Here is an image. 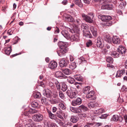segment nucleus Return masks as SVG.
I'll return each instance as SVG.
<instances>
[{
	"label": "nucleus",
	"instance_id": "63",
	"mask_svg": "<svg viewBox=\"0 0 127 127\" xmlns=\"http://www.w3.org/2000/svg\"><path fill=\"white\" fill-rule=\"evenodd\" d=\"M84 2L86 3L89 4L90 3L91 0H83Z\"/></svg>",
	"mask_w": 127,
	"mask_h": 127
},
{
	"label": "nucleus",
	"instance_id": "26",
	"mask_svg": "<svg viewBox=\"0 0 127 127\" xmlns=\"http://www.w3.org/2000/svg\"><path fill=\"white\" fill-rule=\"evenodd\" d=\"M104 111L105 110L104 109L100 108L95 110L94 112L95 113L99 115L104 112Z\"/></svg>",
	"mask_w": 127,
	"mask_h": 127
},
{
	"label": "nucleus",
	"instance_id": "11",
	"mask_svg": "<svg viewBox=\"0 0 127 127\" xmlns=\"http://www.w3.org/2000/svg\"><path fill=\"white\" fill-rule=\"evenodd\" d=\"M57 66V63L54 61H51L49 64L48 66L49 68L52 69H53L56 68Z\"/></svg>",
	"mask_w": 127,
	"mask_h": 127
},
{
	"label": "nucleus",
	"instance_id": "35",
	"mask_svg": "<svg viewBox=\"0 0 127 127\" xmlns=\"http://www.w3.org/2000/svg\"><path fill=\"white\" fill-rule=\"evenodd\" d=\"M65 20L67 21L72 22L74 20L73 18L70 15H67L65 17Z\"/></svg>",
	"mask_w": 127,
	"mask_h": 127
},
{
	"label": "nucleus",
	"instance_id": "54",
	"mask_svg": "<svg viewBox=\"0 0 127 127\" xmlns=\"http://www.w3.org/2000/svg\"><path fill=\"white\" fill-rule=\"evenodd\" d=\"M112 24V23L111 21H107L105 23V25L106 26H111Z\"/></svg>",
	"mask_w": 127,
	"mask_h": 127
},
{
	"label": "nucleus",
	"instance_id": "49",
	"mask_svg": "<svg viewBox=\"0 0 127 127\" xmlns=\"http://www.w3.org/2000/svg\"><path fill=\"white\" fill-rule=\"evenodd\" d=\"M34 97L35 98H38L41 96V95L40 93L37 92L34 94Z\"/></svg>",
	"mask_w": 127,
	"mask_h": 127
},
{
	"label": "nucleus",
	"instance_id": "17",
	"mask_svg": "<svg viewBox=\"0 0 127 127\" xmlns=\"http://www.w3.org/2000/svg\"><path fill=\"white\" fill-rule=\"evenodd\" d=\"M112 42L115 44H119L120 43V40L119 38L116 36H114L112 38Z\"/></svg>",
	"mask_w": 127,
	"mask_h": 127
},
{
	"label": "nucleus",
	"instance_id": "23",
	"mask_svg": "<svg viewBox=\"0 0 127 127\" xmlns=\"http://www.w3.org/2000/svg\"><path fill=\"white\" fill-rule=\"evenodd\" d=\"M69 96L71 98H75L76 97V93L75 89H74V91H72V93H71Z\"/></svg>",
	"mask_w": 127,
	"mask_h": 127
},
{
	"label": "nucleus",
	"instance_id": "36",
	"mask_svg": "<svg viewBox=\"0 0 127 127\" xmlns=\"http://www.w3.org/2000/svg\"><path fill=\"white\" fill-rule=\"evenodd\" d=\"M58 106L60 108L63 110H64L66 108V107L65 104L63 103H60L58 104Z\"/></svg>",
	"mask_w": 127,
	"mask_h": 127
},
{
	"label": "nucleus",
	"instance_id": "33",
	"mask_svg": "<svg viewBox=\"0 0 127 127\" xmlns=\"http://www.w3.org/2000/svg\"><path fill=\"white\" fill-rule=\"evenodd\" d=\"M67 89V85L64 82L62 83V90L64 92Z\"/></svg>",
	"mask_w": 127,
	"mask_h": 127
},
{
	"label": "nucleus",
	"instance_id": "7",
	"mask_svg": "<svg viewBox=\"0 0 127 127\" xmlns=\"http://www.w3.org/2000/svg\"><path fill=\"white\" fill-rule=\"evenodd\" d=\"M69 39L72 41L78 42L80 40L79 35L78 34L72 35Z\"/></svg>",
	"mask_w": 127,
	"mask_h": 127
},
{
	"label": "nucleus",
	"instance_id": "27",
	"mask_svg": "<svg viewBox=\"0 0 127 127\" xmlns=\"http://www.w3.org/2000/svg\"><path fill=\"white\" fill-rule=\"evenodd\" d=\"M47 126L48 127H58L56 124L48 121L47 123Z\"/></svg>",
	"mask_w": 127,
	"mask_h": 127
},
{
	"label": "nucleus",
	"instance_id": "56",
	"mask_svg": "<svg viewBox=\"0 0 127 127\" xmlns=\"http://www.w3.org/2000/svg\"><path fill=\"white\" fill-rule=\"evenodd\" d=\"M109 115L107 114H102L101 115V116L100 117L101 119H105Z\"/></svg>",
	"mask_w": 127,
	"mask_h": 127
},
{
	"label": "nucleus",
	"instance_id": "6",
	"mask_svg": "<svg viewBox=\"0 0 127 127\" xmlns=\"http://www.w3.org/2000/svg\"><path fill=\"white\" fill-rule=\"evenodd\" d=\"M94 92L92 91H90L89 93L86 95V97L87 98L91 100H94L96 98L94 97Z\"/></svg>",
	"mask_w": 127,
	"mask_h": 127
},
{
	"label": "nucleus",
	"instance_id": "30",
	"mask_svg": "<svg viewBox=\"0 0 127 127\" xmlns=\"http://www.w3.org/2000/svg\"><path fill=\"white\" fill-rule=\"evenodd\" d=\"M111 55L112 57L114 58H118L119 56V54L115 51L112 52Z\"/></svg>",
	"mask_w": 127,
	"mask_h": 127
},
{
	"label": "nucleus",
	"instance_id": "10",
	"mask_svg": "<svg viewBox=\"0 0 127 127\" xmlns=\"http://www.w3.org/2000/svg\"><path fill=\"white\" fill-rule=\"evenodd\" d=\"M67 51V48H59L57 53L59 56L61 57L62 55L60 53L62 54L66 53Z\"/></svg>",
	"mask_w": 127,
	"mask_h": 127
},
{
	"label": "nucleus",
	"instance_id": "8",
	"mask_svg": "<svg viewBox=\"0 0 127 127\" xmlns=\"http://www.w3.org/2000/svg\"><path fill=\"white\" fill-rule=\"evenodd\" d=\"M44 95L47 98H50L51 97V91L48 89H44L43 91Z\"/></svg>",
	"mask_w": 127,
	"mask_h": 127
},
{
	"label": "nucleus",
	"instance_id": "22",
	"mask_svg": "<svg viewBox=\"0 0 127 127\" xmlns=\"http://www.w3.org/2000/svg\"><path fill=\"white\" fill-rule=\"evenodd\" d=\"M90 87L89 86L84 87L83 90V93L85 94H88L90 92Z\"/></svg>",
	"mask_w": 127,
	"mask_h": 127
},
{
	"label": "nucleus",
	"instance_id": "47",
	"mask_svg": "<svg viewBox=\"0 0 127 127\" xmlns=\"http://www.w3.org/2000/svg\"><path fill=\"white\" fill-rule=\"evenodd\" d=\"M79 62H80L81 63H86V61L83 57H80L79 59Z\"/></svg>",
	"mask_w": 127,
	"mask_h": 127
},
{
	"label": "nucleus",
	"instance_id": "18",
	"mask_svg": "<svg viewBox=\"0 0 127 127\" xmlns=\"http://www.w3.org/2000/svg\"><path fill=\"white\" fill-rule=\"evenodd\" d=\"M61 33L62 35L66 39H69L70 35L67 31L66 30L63 31L61 32Z\"/></svg>",
	"mask_w": 127,
	"mask_h": 127
},
{
	"label": "nucleus",
	"instance_id": "29",
	"mask_svg": "<svg viewBox=\"0 0 127 127\" xmlns=\"http://www.w3.org/2000/svg\"><path fill=\"white\" fill-rule=\"evenodd\" d=\"M74 78L77 81H83L82 77L80 75H74Z\"/></svg>",
	"mask_w": 127,
	"mask_h": 127
},
{
	"label": "nucleus",
	"instance_id": "48",
	"mask_svg": "<svg viewBox=\"0 0 127 127\" xmlns=\"http://www.w3.org/2000/svg\"><path fill=\"white\" fill-rule=\"evenodd\" d=\"M86 44L87 46L89 47L92 45V41L91 40H89L88 41Z\"/></svg>",
	"mask_w": 127,
	"mask_h": 127
},
{
	"label": "nucleus",
	"instance_id": "45",
	"mask_svg": "<svg viewBox=\"0 0 127 127\" xmlns=\"http://www.w3.org/2000/svg\"><path fill=\"white\" fill-rule=\"evenodd\" d=\"M75 3L76 4L78 5L79 7H81L82 6V5L80 0H78L76 1Z\"/></svg>",
	"mask_w": 127,
	"mask_h": 127
},
{
	"label": "nucleus",
	"instance_id": "32",
	"mask_svg": "<svg viewBox=\"0 0 127 127\" xmlns=\"http://www.w3.org/2000/svg\"><path fill=\"white\" fill-rule=\"evenodd\" d=\"M76 64L75 62L71 63L69 65V68L72 70H73L76 67Z\"/></svg>",
	"mask_w": 127,
	"mask_h": 127
},
{
	"label": "nucleus",
	"instance_id": "64",
	"mask_svg": "<svg viewBox=\"0 0 127 127\" xmlns=\"http://www.w3.org/2000/svg\"><path fill=\"white\" fill-rule=\"evenodd\" d=\"M71 93V91L69 90H67L66 92V93L68 96H69Z\"/></svg>",
	"mask_w": 127,
	"mask_h": 127
},
{
	"label": "nucleus",
	"instance_id": "3",
	"mask_svg": "<svg viewBox=\"0 0 127 127\" xmlns=\"http://www.w3.org/2000/svg\"><path fill=\"white\" fill-rule=\"evenodd\" d=\"M32 118L34 121L38 122L41 121L43 119V117L42 115L38 114L34 115Z\"/></svg>",
	"mask_w": 127,
	"mask_h": 127
},
{
	"label": "nucleus",
	"instance_id": "16",
	"mask_svg": "<svg viewBox=\"0 0 127 127\" xmlns=\"http://www.w3.org/2000/svg\"><path fill=\"white\" fill-rule=\"evenodd\" d=\"M125 70L124 69L118 71L116 73V78L120 77L125 73Z\"/></svg>",
	"mask_w": 127,
	"mask_h": 127
},
{
	"label": "nucleus",
	"instance_id": "42",
	"mask_svg": "<svg viewBox=\"0 0 127 127\" xmlns=\"http://www.w3.org/2000/svg\"><path fill=\"white\" fill-rule=\"evenodd\" d=\"M126 4V3L125 1L121 2L119 5V8H122L125 7Z\"/></svg>",
	"mask_w": 127,
	"mask_h": 127
},
{
	"label": "nucleus",
	"instance_id": "37",
	"mask_svg": "<svg viewBox=\"0 0 127 127\" xmlns=\"http://www.w3.org/2000/svg\"><path fill=\"white\" fill-rule=\"evenodd\" d=\"M31 106L32 107L36 108L38 107L39 105L38 103L36 101H33L31 103Z\"/></svg>",
	"mask_w": 127,
	"mask_h": 127
},
{
	"label": "nucleus",
	"instance_id": "14",
	"mask_svg": "<svg viewBox=\"0 0 127 127\" xmlns=\"http://www.w3.org/2000/svg\"><path fill=\"white\" fill-rule=\"evenodd\" d=\"M113 6L112 5L106 4L103 5L101 7V9H107L111 10L112 9Z\"/></svg>",
	"mask_w": 127,
	"mask_h": 127
},
{
	"label": "nucleus",
	"instance_id": "9",
	"mask_svg": "<svg viewBox=\"0 0 127 127\" xmlns=\"http://www.w3.org/2000/svg\"><path fill=\"white\" fill-rule=\"evenodd\" d=\"M55 76L59 78H65L66 76L63 74L62 72L60 71H57L55 73Z\"/></svg>",
	"mask_w": 127,
	"mask_h": 127
},
{
	"label": "nucleus",
	"instance_id": "5",
	"mask_svg": "<svg viewBox=\"0 0 127 127\" xmlns=\"http://www.w3.org/2000/svg\"><path fill=\"white\" fill-rule=\"evenodd\" d=\"M69 63L68 61L64 58H62L60 62V66L61 67L66 66Z\"/></svg>",
	"mask_w": 127,
	"mask_h": 127
},
{
	"label": "nucleus",
	"instance_id": "51",
	"mask_svg": "<svg viewBox=\"0 0 127 127\" xmlns=\"http://www.w3.org/2000/svg\"><path fill=\"white\" fill-rule=\"evenodd\" d=\"M75 23H77L78 24H80L82 23V21L79 18H77V19L75 20Z\"/></svg>",
	"mask_w": 127,
	"mask_h": 127
},
{
	"label": "nucleus",
	"instance_id": "41",
	"mask_svg": "<svg viewBox=\"0 0 127 127\" xmlns=\"http://www.w3.org/2000/svg\"><path fill=\"white\" fill-rule=\"evenodd\" d=\"M106 61L107 62L110 64L112 63L113 61V59L111 57H108L106 59Z\"/></svg>",
	"mask_w": 127,
	"mask_h": 127
},
{
	"label": "nucleus",
	"instance_id": "28",
	"mask_svg": "<svg viewBox=\"0 0 127 127\" xmlns=\"http://www.w3.org/2000/svg\"><path fill=\"white\" fill-rule=\"evenodd\" d=\"M119 119V117L117 115H114L111 119V121H117Z\"/></svg>",
	"mask_w": 127,
	"mask_h": 127
},
{
	"label": "nucleus",
	"instance_id": "34",
	"mask_svg": "<svg viewBox=\"0 0 127 127\" xmlns=\"http://www.w3.org/2000/svg\"><path fill=\"white\" fill-rule=\"evenodd\" d=\"M111 1V0H99L97 2L100 4H102L103 3L110 2Z\"/></svg>",
	"mask_w": 127,
	"mask_h": 127
},
{
	"label": "nucleus",
	"instance_id": "21",
	"mask_svg": "<svg viewBox=\"0 0 127 127\" xmlns=\"http://www.w3.org/2000/svg\"><path fill=\"white\" fill-rule=\"evenodd\" d=\"M79 120L78 117L76 116H72L70 118V121L73 123L76 122Z\"/></svg>",
	"mask_w": 127,
	"mask_h": 127
},
{
	"label": "nucleus",
	"instance_id": "62",
	"mask_svg": "<svg viewBox=\"0 0 127 127\" xmlns=\"http://www.w3.org/2000/svg\"><path fill=\"white\" fill-rule=\"evenodd\" d=\"M81 115V116L82 117H84V118L88 116L87 114L84 113H82Z\"/></svg>",
	"mask_w": 127,
	"mask_h": 127
},
{
	"label": "nucleus",
	"instance_id": "53",
	"mask_svg": "<svg viewBox=\"0 0 127 127\" xmlns=\"http://www.w3.org/2000/svg\"><path fill=\"white\" fill-rule=\"evenodd\" d=\"M55 119V121L56 122L62 125V124L63 123L62 122V121L58 118H56Z\"/></svg>",
	"mask_w": 127,
	"mask_h": 127
},
{
	"label": "nucleus",
	"instance_id": "38",
	"mask_svg": "<svg viewBox=\"0 0 127 127\" xmlns=\"http://www.w3.org/2000/svg\"><path fill=\"white\" fill-rule=\"evenodd\" d=\"M67 80L68 82L71 84L73 83L75 81L74 79L70 77H68Z\"/></svg>",
	"mask_w": 127,
	"mask_h": 127
},
{
	"label": "nucleus",
	"instance_id": "44",
	"mask_svg": "<svg viewBox=\"0 0 127 127\" xmlns=\"http://www.w3.org/2000/svg\"><path fill=\"white\" fill-rule=\"evenodd\" d=\"M81 28L83 29V30H88V27L86 24H83L81 25Z\"/></svg>",
	"mask_w": 127,
	"mask_h": 127
},
{
	"label": "nucleus",
	"instance_id": "58",
	"mask_svg": "<svg viewBox=\"0 0 127 127\" xmlns=\"http://www.w3.org/2000/svg\"><path fill=\"white\" fill-rule=\"evenodd\" d=\"M51 103L52 104H54L56 103V100L55 99H53L50 100H49Z\"/></svg>",
	"mask_w": 127,
	"mask_h": 127
},
{
	"label": "nucleus",
	"instance_id": "2",
	"mask_svg": "<svg viewBox=\"0 0 127 127\" xmlns=\"http://www.w3.org/2000/svg\"><path fill=\"white\" fill-rule=\"evenodd\" d=\"M96 45L97 47L102 49L104 46V42L103 39L100 37H99L97 39Z\"/></svg>",
	"mask_w": 127,
	"mask_h": 127
},
{
	"label": "nucleus",
	"instance_id": "43",
	"mask_svg": "<svg viewBox=\"0 0 127 127\" xmlns=\"http://www.w3.org/2000/svg\"><path fill=\"white\" fill-rule=\"evenodd\" d=\"M57 88L58 90H59L61 88V86L60 83L57 81H56L55 82Z\"/></svg>",
	"mask_w": 127,
	"mask_h": 127
},
{
	"label": "nucleus",
	"instance_id": "55",
	"mask_svg": "<svg viewBox=\"0 0 127 127\" xmlns=\"http://www.w3.org/2000/svg\"><path fill=\"white\" fill-rule=\"evenodd\" d=\"M112 18L109 16H105V22L111 20Z\"/></svg>",
	"mask_w": 127,
	"mask_h": 127
},
{
	"label": "nucleus",
	"instance_id": "1",
	"mask_svg": "<svg viewBox=\"0 0 127 127\" xmlns=\"http://www.w3.org/2000/svg\"><path fill=\"white\" fill-rule=\"evenodd\" d=\"M82 17L86 22L91 23L93 22V19L94 18V15L93 13L91 12L88 13V15H86L84 13H82L81 15Z\"/></svg>",
	"mask_w": 127,
	"mask_h": 127
},
{
	"label": "nucleus",
	"instance_id": "19",
	"mask_svg": "<svg viewBox=\"0 0 127 127\" xmlns=\"http://www.w3.org/2000/svg\"><path fill=\"white\" fill-rule=\"evenodd\" d=\"M67 43L63 41H60L58 43L59 48H67Z\"/></svg>",
	"mask_w": 127,
	"mask_h": 127
},
{
	"label": "nucleus",
	"instance_id": "46",
	"mask_svg": "<svg viewBox=\"0 0 127 127\" xmlns=\"http://www.w3.org/2000/svg\"><path fill=\"white\" fill-rule=\"evenodd\" d=\"M79 107L80 108L84 111H87L88 109L87 107L83 105L80 106Z\"/></svg>",
	"mask_w": 127,
	"mask_h": 127
},
{
	"label": "nucleus",
	"instance_id": "4",
	"mask_svg": "<svg viewBox=\"0 0 127 127\" xmlns=\"http://www.w3.org/2000/svg\"><path fill=\"white\" fill-rule=\"evenodd\" d=\"M82 100L81 98L78 97L76 99L72 100L71 102L72 105L76 106H78L82 103Z\"/></svg>",
	"mask_w": 127,
	"mask_h": 127
},
{
	"label": "nucleus",
	"instance_id": "52",
	"mask_svg": "<svg viewBox=\"0 0 127 127\" xmlns=\"http://www.w3.org/2000/svg\"><path fill=\"white\" fill-rule=\"evenodd\" d=\"M59 95L60 97L62 99H63L64 97V94L61 91L59 92Z\"/></svg>",
	"mask_w": 127,
	"mask_h": 127
},
{
	"label": "nucleus",
	"instance_id": "25",
	"mask_svg": "<svg viewBox=\"0 0 127 127\" xmlns=\"http://www.w3.org/2000/svg\"><path fill=\"white\" fill-rule=\"evenodd\" d=\"M62 70L63 73L65 75H68L71 73L70 70L68 68L62 69Z\"/></svg>",
	"mask_w": 127,
	"mask_h": 127
},
{
	"label": "nucleus",
	"instance_id": "39",
	"mask_svg": "<svg viewBox=\"0 0 127 127\" xmlns=\"http://www.w3.org/2000/svg\"><path fill=\"white\" fill-rule=\"evenodd\" d=\"M37 111L35 109L30 108L29 110V112L30 114H34L37 113Z\"/></svg>",
	"mask_w": 127,
	"mask_h": 127
},
{
	"label": "nucleus",
	"instance_id": "13",
	"mask_svg": "<svg viewBox=\"0 0 127 127\" xmlns=\"http://www.w3.org/2000/svg\"><path fill=\"white\" fill-rule=\"evenodd\" d=\"M83 34L84 36L89 38H91L92 37L89 30L87 31L83 30Z\"/></svg>",
	"mask_w": 127,
	"mask_h": 127
},
{
	"label": "nucleus",
	"instance_id": "15",
	"mask_svg": "<svg viewBox=\"0 0 127 127\" xmlns=\"http://www.w3.org/2000/svg\"><path fill=\"white\" fill-rule=\"evenodd\" d=\"M117 50L118 52L121 54H124L126 52L125 48L121 45L119 46Z\"/></svg>",
	"mask_w": 127,
	"mask_h": 127
},
{
	"label": "nucleus",
	"instance_id": "40",
	"mask_svg": "<svg viewBox=\"0 0 127 127\" xmlns=\"http://www.w3.org/2000/svg\"><path fill=\"white\" fill-rule=\"evenodd\" d=\"M98 18L102 21L105 22V16L103 15H99L98 16Z\"/></svg>",
	"mask_w": 127,
	"mask_h": 127
},
{
	"label": "nucleus",
	"instance_id": "61",
	"mask_svg": "<svg viewBox=\"0 0 127 127\" xmlns=\"http://www.w3.org/2000/svg\"><path fill=\"white\" fill-rule=\"evenodd\" d=\"M70 61L72 62L74 60V58L72 55H70Z\"/></svg>",
	"mask_w": 127,
	"mask_h": 127
},
{
	"label": "nucleus",
	"instance_id": "60",
	"mask_svg": "<svg viewBox=\"0 0 127 127\" xmlns=\"http://www.w3.org/2000/svg\"><path fill=\"white\" fill-rule=\"evenodd\" d=\"M29 111L28 112L26 111L23 114L24 115L26 116H27L29 117Z\"/></svg>",
	"mask_w": 127,
	"mask_h": 127
},
{
	"label": "nucleus",
	"instance_id": "31",
	"mask_svg": "<svg viewBox=\"0 0 127 127\" xmlns=\"http://www.w3.org/2000/svg\"><path fill=\"white\" fill-rule=\"evenodd\" d=\"M41 100L42 104L46 105L48 104L47 101L45 97H42L41 98Z\"/></svg>",
	"mask_w": 127,
	"mask_h": 127
},
{
	"label": "nucleus",
	"instance_id": "24",
	"mask_svg": "<svg viewBox=\"0 0 127 127\" xmlns=\"http://www.w3.org/2000/svg\"><path fill=\"white\" fill-rule=\"evenodd\" d=\"M47 112L49 116L50 119H55L56 116L55 115L53 114L51 111L48 110Z\"/></svg>",
	"mask_w": 127,
	"mask_h": 127
},
{
	"label": "nucleus",
	"instance_id": "59",
	"mask_svg": "<svg viewBox=\"0 0 127 127\" xmlns=\"http://www.w3.org/2000/svg\"><path fill=\"white\" fill-rule=\"evenodd\" d=\"M106 40V41L109 43H111V39L110 37H108Z\"/></svg>",
	"mask_w": 127,
	"mask_h": 127
},
{
	"label": "nucleus",
	"instance_id": "12",
	"mask_svg": "<svg viewBox=\"0 0 127 127\" xmlns=\"http://www.w3.org/2000/svg\"><path fill=\"white\" fill-rule=\"evenodd\" d=\"M98 105V103L95 101L91 102L88 104V107L90 108H92Z\"/></svg>",
	"mask_w": 127,
	"mask_h": 127
},
{
	"label": "nucleus",
	"instance_id": "20",
	"mask_svg": "<svg viewBox=\"0 0 127 127\" xmlns=\"http://www.w3.org/2000/svg\"><path fill=\"white\" fill-rule=\"evenodd\" d=\"M90 29L93 35L96 36L97 33L96 29L94 27L91 26L90 27Z\"/></svg>",
	"mask_w": 127,
	"mask_h": 127
},
{
	"label": "nucleus",
	"instance_id": "50",
	"mask_svg": "<svg viewBox=\"0 0 127 127\" xmlns=\"http://www.w3.org/2000/svg\"><path fill=\"white\" fill-rule=\"evenodd\" d=\"M8 48L7 46L5 47L3 49V52L6 55H8Z\"/></svg>",
	"mask_w": 127,
	"mask_h": 127
},
{
	"label": "nucleus",
	"instance_id": "57",
	"mask_svg": "<svg viewBox=\"0 0 127 127\" xmlns=\"http://www.w3.org/2000/svg\"><path fill=\"white\" fill-rule=\"evenodd\" d=\"M76 108L74 107H71L70 108V110L72 112L75 113Z\"/></svg>",
	"mask_w": 127,
	"mask_h": 127
}]
</instances>
